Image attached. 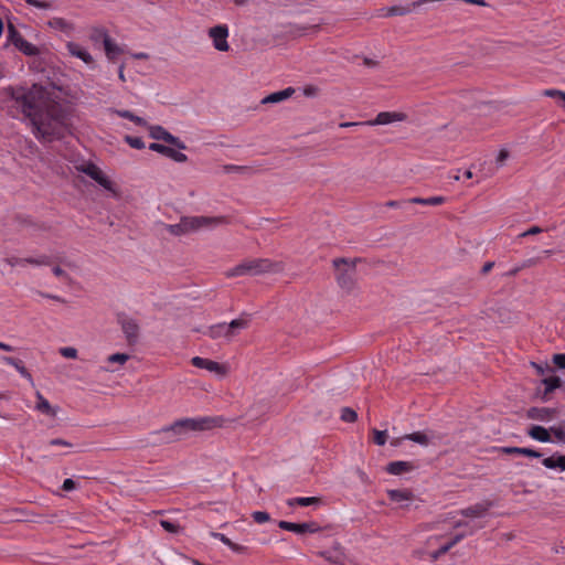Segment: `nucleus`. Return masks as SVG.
I'll use <instances>...</instances> for the list:
<instances>
[{
	"label": "nucleus",
	"instance_id": "34",
	"mask_svg": "<svg viewBox=\"0 0 565 565\" xmlns=\"http://www.w3.org/2000/svg\"><path fill=\"white\" fill-rule=\"evenodd\" d=\"M416 1L412 2L411 4H407V6H393L391 8L387 9V12H386V15H404V14H407L412 11V9H414V3Z\"/></svg>",
	"mask_w": 565,
	"mask_h": 565
},
{
	"label": "nucleus",
	"instance_id": "61",
	"mask_svg": "<svg viewBox=\"0 0 565 565\" xmlns=\"http://www.w3.org/2000/svg\"><path fill=\"white\" fill-rule=\"evenodd\" d=\"M40 295L44 298H49V299H52V300H55V301H58V302H66L65 299L61 298L60 296H56V295H51V294H45V292H40Z\"/></svg>",
	"mask_w": 565,
	"mask_h": 565
},
{
	"label": "nucleus",
	"instance_id": "52",
	"mask_svg": "<svg viewBox=\"0 0 565 565\" xmlns=\"http://www.w3.org/2000/svg\"><path fill=\"white\" fill-rule=\"evenodd\" d=\"M114 113L116 115H118L119 117L128 119L130 121L134 117V113H131L130 110H126V109H115Z\"/></svg>",
	"mask_w": 565,
	"mask_h": 565
},
{
	"label": "nucleus",
	"instance_id": "4",
	"mask_svg": "<svg viewBox=\"0 0 565 565\" xmlns=\"http://www.w3.org/2000/svg\"><path fill=\"white\" fill-rule=\"evenodd\" d=\"M361 262L360 258H335L332 264L337 270V282L341 289L348 292L352 291L356 284V264Z\"/></svg>",
	"mask_w": 565,
	"mask_h": 565
},
{
	"label": "nucleus",
	"instance_id": "46",
	"mask_svg": "<svg viewBox=\"0 0 565 565\" xmlns=\"http://www.w3.org/2000/svg\"><path fill=\"white\" fill-rule=\"evenodd\" d=\"M60 353L67 359H75L77 356V350L72 347L62 348Z\"/></svg>",
	"mask_w": 565,
	"mask_h": 565
},
{
	"label": "nucleus",
	"instance_id": "30",
	"mask_svg": "<svg viewBox=\"0 0 565 565\" xmlns=\"http://www.w3.org/2000/svg\"><path fill=\"white\" fill-rule=\"evenodd\" d=\"M387 497L391 501L394 502H402L406 500H412L414 498V494L411 490H399V489H392L387 490Z\"/></svg>",
	"mask_w": 565,
	"mask_h": 565
},
{
	"label": "nucleus",
	"instance_id": "37",
	"mask_svg": "<svg viewBox=\"0 0 565 565\" xmlns=\"http://www.w3.org/2000/svg\"><path fill=\"white\" fill-rule=\"evenodd\" d=\"M543 95L546 97L556 98L562 108L565 109V93L558 89H545Z\"/></svg>",
	"mask_w": 565,
	"mask_h": 565
},
{
	"label": "nucleus",
	"instance_id": "17",
	"mask_svg": "<svg viewBox=\"0 0 565 565\" xmlns=\"http://www.w3.org/2000/svg\"><path fill=\"white\" fill-rule=\"evenodd\" d=\"M563 381L559 376L552 375L542 380V384L544 385V391L541 393L539 391V395L542 401L547 402L550 399V394L554 392L556 388L562 386Z\"/></svg>",
	"mask_w": 565,
	"mask_h": 565
},
{
	"label": "nucleus",
	"instance_id": "45",
	"mask_svg": "<svg viewBox=\"0 0 565 565\" xmlns=\"http://www.w3.org/2000/svg\"><path fill=\"white\" fill-rule=\"evenodd\" d=\"M317 26H305V25H290V30L288 31L289 34L291 35H300L302 34L305 31L309 30V29H316Z\"/></svg>",
	"mask_w": 565,
	"mask_h": 565
},
{
	"label": "nucleus",
	"instance_id": "8",
	"mask_svg": "<svg viewBox=\"0 0 565 565\" xmlns=\"http://www.w3.org/2000/svg\"><path fill=\"white\" fill-rule=\"evenodd\" d=\"M192 365L199 369H205L209 372L215 373L218 377L226 376L228 367L225 364L204 359L201 356H194L191 360Z\"/></svg>",
	"mask_w": 565,
	"mask_h": 565
},
{
	"label": "nucleus",
	"instance_id": "59",
	"mask_svg": "<svg viewBox=\"0 0 565 565\" xmlns=\"http://www.w3.org/2000/svg\"><path fill=\"white\" fill-rule=\"evenodd\" d=\"M52 271L57 277H63V278H65L67 280H71V277L60 266L53 267Z\"/></svg>",
	"mask_w": 565,
	"mask_h": 565
},
{
	"label": "nucleus",
	"instance_id": "55",
	"mask_svg": "<svg viewBox=\"0 0 565 565\" xmlns=\"http://www.w3.org/2000/svg\"><path fill=\"white\" fill-rule=\"evenodd\" d=\"M543 230L539 226H532L531 228H529L527 231L523 232L520 234V237H525V236H529V235H536V234H540L542 233Z\"/></svg>",
	"mask_w": 565,
	"mask_h": 565
},
{
	"label": "nucleus",
	"instance_id": "43",
	"mask_svg": "<svg viewBox=\"0 0 565 565\" xmlns=\"http://www.w3.org/2000/svg\"><path fill=\"white\" fill-rule=\"evenodd\" d=\"M160 525L169 533H179L181 531V526L168 520H161Z\"/></svg>",
	"mask_w": 565,
	"mask_h": 565
},
{
	"label": "nucleus",
	"instance_id": "18",
	"mask_svg": "<svg viewBox=\"0 0 565 565\" xmlns=\"http://www.w3.org/2000/svg\"><path fill=\"white\" fill-rule=\"evenodd\" d=\"M414 469H416V466L411 461H392L385 467V471L394 476L411 472Z\"/></svg>",
	"mask_w": 565,
	"mask_h": 565
},
{
	"label": "nucleus",
	"instance_id": "23",
	"mask_svg": "<svg viewBox=\"0 0 565 565\" xmlns=\"http://www.w3.org/2000/svg\"><path fill=\"white\" fill-rule=\"evenodd\" d=\"M1 361L9 364V365H12L15 367V370L20 373V375L24 379H26L30 383L33 384V379H32V375L31 373L26 370V367L24 366L23 362L17 358H12V356H1Z\"/></svg>",
	"mask_w": 565,
	"mask_h": 565
},
{
	"label": "nucleus",
	"instance_id": "28",
	"mask_svg": "<svg viewBox=\"0 0 565 565\" xmlns=\"http://www.w3.org/2000/svg\"><path fill=\"white\" fill-rule=\"evenodd\" d=\"M543 466L547 469H561L565 470V455H553L544 458L542 461Z\"/></svg>",
	"mask_w": 565,
	"mask_h": 565
},
{
	"label": "nucleus",
	"instance_id": "49",
	"mask_svg": "<svg viewBox=\"0 0 565 565\" xmlns=\"http://www.w3.org/2000/svg\"><path fill=\"white\" fill-rule=\"evenodd\" d=\"M509 151L505 149H502L499 151V154L495 159V162L499 167L503 166L504 161L509 158Z\"/></svg>",
	"mask_w": 565,
	"mask_h": 565
},
{
	"label": "nucleus",
	"instance_id": "32",
	"mask_svg": "<svg viewBox=\"0 0 565 565\" xmlns=\"http://www.w3.org/2000/svg\"><path fill=\"white\" fill-rule=\"evenodd\" d=\"M17 49L28 56H36L40 54V49L28 42L25 39L17 44Z\"/></svg>",
	"mask_w": 565,
	"mask_h": 565
},
{
	"label": "nucleus",
	"instance_id": "33",
	"mask_svg": "<svg viewBox=\"0 0 565 565\" xmlns=\"http://www.w3.org/2000/svg\"><path fill=\"white\" fill-rule=\"evenodd\" d=\"M406 440H412L414 443H417L422 446H427L429 444V437L423 433V431H415L412 434H406L403 436Z\"/></svg>",
	"mask_w": 565,
	"mask_h": 565
},
{
	"label": "nucleus",
	"instance_id": "57",
	"mask_svg": "<svg viewBox=\"0 0 565 565\" xmlns=\"http://www.w3.org/2000/svg\"><path fill=\"white\" fill-rule=\"evenodd\" d=\"M541 260L540 257L537 258H530V259H526L524 260L521 265H520V268L524 269V268H529V267H532V266H535L536 264H539Z\"/></svg>",
	"mask_w": 565,
	"mask_h": 565
},
{
	"label": "nucleus",
	"instance_id": "7",
	"mask_svg": "<svg viewBox=\"0 0 565 565\" xmlns=\"http://www.w3.org/2000/svg\"><path fill=\"white\" fill-rule=\"evenodd\" d=\"M209 35L213 40V45L217 51L227 52L230 45L227 43L228 28L225 24H218L209 30Z\"/></svg>",
	"mask_w": 565,
	"mask_h": 565
},
{
	"label": "nucleus",
	"instance_id": "16",
	"mask_svg": "<svg viewBox=\"0 0 565 565\" xmlns=\"http://www.w3.org/2000/svg\"><path fill=\"white\" fill-rule=\"evenodd\" d=\"M492 507L491 501H483L476 503L475 505L460 510V514L465 518H481L486 515L488 510Z\"/></svg>",
	"mask_w": 565,
	"mask_h": 565
},
{
	"label": "nucleus",
	"instance_id": "41",
	"mask_svg": "<svg viewBox=\"0 0 565 565\" xmlns=\"http://www.w3.org/2000/svg\"><path fill=\"white\" fill-rule=\"evenodd\" d=\"M125 141L135 149L141 150L145 148V142L140 137L125 136Z\"/></svg>",
	"mask_w": 565,
	"mask_h": 565
},
{
	"label": "nucleus",
	"instance_id": "1",
	"mask_svg": "<svg viewBox=\"0 0 565 565\" xmlns=\"http://www.w3.org/2000/svg\"><path fill=\"white\" fill-rule=\"evenodd\" d=\"M3 94L30 120L32 132L38 140L52 142L63 139L68 132L64 109L50 97L44 86H8L3 88Z\"/></svg>",
	"mask_w": 565,
	"mask_h": 565
},
{
	"label": "nucleus",
	"instance_id": "50",
	"mask_svg": "<svg viewBox=\"0 0 565 565\" xmlns=\"http://www.w3.org/2000/svg\"><path fill=\"white\" fill-rule=\"evenodd\" d=\"M50 25L63 30L67 25V23L62 18H54L53 20L50 21Z\"/></svg>",
	"mask_w": 565,
	"mask_h": 565
},
{
	"label": "nucleus",
	"instance_id": "48",
	"mask_svg": "<svg viewBox=\"0 0 565 565\" xmlns=\"http://www.w3.org/2000/svg\"><path fill=\"white\" fill-rule=\"evenodd\" d=\"M553 362L558 369H565V353L554 354Z\"/></svg>",
	"mask_w": 565,
	"mask_h": 565
},
{
	"label": "nucleus",
	"instance_id": "21",
	"mask_svg": "<svg viewBox=\"0 0 565 565\" xmlns=\"http://www.w3.org/2000/svg\"><path fill=\"white\" fill-rule=\"evenodd\" d=\"M319 555L334 565H348L347 557L339 546H335L333 551L319 552Z\"/></svg>",
	"mask_w": 565,
	"mask_h": 565
},
{
	"label": "nucleus",
	"instance_id": "6",
	"mask_svg": "<svg viewBox=\"0 0 565 565\" xmlns=\"http://www.w3.org/2000/svg\"><path fill=\"white\" fill-rule=\"evenodd\" d=\"M148 128H149V136L152 139L162 140L169 145L174 146L175 148H178L180 150L186 149L185 143L179 137L173 136L168 130H166L162 126H159V125L148 126Z\"/></svg>",
	"mask_w": 565,
	"mask_h": 565
},
{
	"label": "nucleus",
	"instance_id": "42",
	"mask_svg": "<svg viewBox=\"0 0 565 565\" xmlns=\"http://www.w3.org/2000/svg\"><path fill=\"white\" fill-rule=\"evenodd\" d=\"M130 359L129 354L126 353H115L107 358V362L109 363H119L124 364Z\"/></svg>",
	"mask_w": 565,
	"mask_h": 565
},
{
	"label": "nucleus",
	"instance_id": "13",
	"mask_svg": "<svg viewBox=\"0 0 565 565\" xmlns=\"http://www.w3.org/2000/svg\"><path fill=\"white\" fill-rule=\"evenodd\" d=\"M98 36L103 38L106 56L109 61L115 62L124 50L113 41V39L104 31L98 32Z\"/></svg>",
	"mask_w": 565,
	"mask_h": 565
},
{
	"label": "nucleus",
	"instance_id": "20",
	"mask_svg": "<svg viewBox=\"0 0 565 565\" xmlns=\"http://www.w3.org/2000/svg\"><path fill=\"white\" fill-rule=\"evenodd\" d=\"M295 94V88L287 87L282 90L271 93L262 99V104H278L281 103Z\"/></svg>",
	"mask_w": 565,
	"mask_h": 565
},
{
	"label": "nucleus",
	"instance_id": "19",
	"mask_svg": "<svg viewBox=\"0 0 565 565\" xmlns=\"http://www.w3.org/2000/svg\"><path fill=\"white\" fill-rule=\"evenodd\" d=\"M248 324V316L232 320L228 324L226 323V331L224 332V338L231 340L236 334L237 330L246 329Z\"/></svg>",
	"mask_w": 565,
	"mask_h": 565
},
{
	"label": "nucleus",
	"instance_id": "25",
	"mask_svg": "<svg viewBox=\"0 0 565 565\" xmlns=\"http://www.w3.org/2000/svg\"><path fill=\"white\" fill-rule=\"evenodd\" d=\"M527 435L531 438H533L537 441H541V443H551L552 441L550 428L547 429L543 426H539V425L531 426L530 429L527 430Z\"/></svg>",
	"mask_w": 565,
	"mask_h": 565
},
{
	"label": "nucleus",
	"instance_id": "2",
	"mask_svg": "<svg viewBox=\"0 0 565 565\" xmlns=\"http://www.w3.org/2000/svg\"><path fill=\"white\" fill-rule=\"evenodd\" d=\"M222 418L220 417H202V418H183L174 422L173 424L156 430L151 434L152 445L171 444L190 431H199L220 426Z\"/></svg>",
	"mask_w": 565,
	"mask_h": 565
},
{
	"label": "nucleus",
	"instance_id": "58",
	"mask_svg": "<svg viewBox=\"0 0 565 565\" xmlns=\"http://www.w3.org/2000/svg\"><path fill=\"white\" fill-rule=\"evenodd\" d=\"M51 446H64V447H72V444L62 439V438H54L51 439L49 443Z\"/></svg>",
	"mask_w": 565,
	"mask_h": 565
},
{
	"label": "nucleus",
	"instance_id": "22",
	"mask_svg": "<svg viewBox=\"0 0 565 565\" xmlns=\"http://www.w3.org/2000/svg\"><path fill=\"white\" fill-rule=\"evenodd\" d=\"M500 451L505 455H522L531 458H541L542 452L525 447H501Z\"/></svg>",
	"mask_w": 565,
	"mask_h": 565
},
{
	"label": "nucleus",
	"instance_id": "27",
	"mask_svg": "<svg viewBox=\"0 0 565 565\" xmlns=\"http://www.w3.org/2000/svg\"><path fill=\"white\" fill-rule=\"evenodd\" d=\"M67 47H68V51H70V53L72 55L81 58L86 64L93 63L94 60H93L92 55L84 47H82L81 45H78L76 43H73V42H70L67 44Z\"/></svg>",
	"mask_w": 565,
	"mask_h": 565
},
{
	"label": "nucleus",
	"instance_id": "51",
	"mask_svg": "<svg viewBox=\"0 0 565 565\" xmlns=\"http://www.w3.org/2000/svg\"><path fill=\"white\" fill-rule=\"evenodd\" d=\"M211 536L220 540L222 543H224L225 545H227L230 547V545L232 544V541L226 536L224 535L223 533H218V532H211Z\"/></svg>",
	"mask_w": 565,
	"mask_h": 565
},
{
	"label": "nucleus",
	"instance_id": "12",
	"mask_svg": "<svg viewBox=\"0 0 565 565\" xmlns=\"http://www.w3.org/2000/svg\"><path fill=\"white\" fill-rule=\"evenodd\" d=\"M406 119V115L404 113L396 111H382L377 114L375 119L363 121V125L375 126V125H387L394 121H403Z\"/></svg>",
	"mask_w": 565,
	"mask_h": 565
},
{
	"label": "nucleus",
	"instance_id": "39",
	"mask_svg": "<svg viewBox=\"0 0 565 565\" xmlns=\"http://www.w3.org/2000/svg\"><path fill=\"white\" fill-rule=\"evenodd\" d=\"M550 434H553L558 441L565 444V423L550 427Z\"/></svg>",
	"mask_w": 565,
	"mask_h": 565
},
{
	"label": "nucleus",
	"instance_id": "14",
	"mask_svg": "<svg viewBox=\"0 0 565 565\" xmlns=\"http://www.w3.org/2000/svg\"><path fill=\"white\" fill-rule=\"evenodd\" d=\"M83 171L104 189L113 190V182L95 164H88Z\"/></svg>",
	"mask_w": 565,
	"mask_h": 565
},
{
	"label": "nucleus",
	"instance_id": "60",
	"mask_svg": "<svg viewBox=\"0 0 565 565\" xmlns=\"http://www.w3.org/2000/svg\"><path fill=\"white\" fill-rule=\"evenodd\" d=\"M132 122H135L137 126L147 127L148 122L142 118L134 114V117L131 119Z\"/></svg>",
	"mask_w": 565,
	"mask_h": 565
},
{
	"label": "nucleus",
	"instance_id": "5",
	"mask_svg": "<svg viewBox=\"0 0 565 565\" xmlns=\"http://www.w3.org/2000/svg\"><path fill=\"white\" fill-rule=\"evenodd\" d=\"M273 264L268 259H252L238 264L227 273L228 277L255 276L271 270Z\"/></svg>",
	"mask_w": 565,
	"mask_h": 565
},
{
	"label": "nucleus",
	"instance_id": "47",
	"mask_svg": "<svg viewBox=\"0 0 565 565\" xmlns=\"http://www.w3.org/2000/svg\"><path fill=\"white\" fill-rule=\"evenodd\" d=\"M25 2L30 6H33L38 9H50L51 8V3L50 2H46V1H40V0H25Z\"/></svg>",
	"mask_w": 565,
	"mask_h": 565
},
{
	"label": "nucleus",
	"instance_id": "36",
	"mask_svg": "<svg viewBox=\"0 0 565 565\" xmlns=\"http://www.w3.org/2000/svg\"><path fill=\"white\" fill-rule=\"evenodd\" d=\"M23 39L24 38L15 29V26L10 23L9 26H8V40H9V42H11L17 47V44H19Z\"/></svg>",
	"mask_w": 565,
	"mask_h": 565
},
{
	"label": "nucleus",
	"instance_id": "64",
	"mask_svg": "<svg viewBox=\"0 0 565 565\" xmlns=\"http://www.w3.org/2000/svg\"><path fill=\"white\" fill-rule=\"evenodd\" d=\"M39 258L40 266L42 265H50L51 264V257L47 255H41Z\"/></svg>",
	"mask_w": 565,
	"mask_h": 565
},
{
	"label": "nucleus",
	"instance_id": "35",
	"mask_svg": "<svg viewBox=\"0 0 565 565\" xmlns=\"http://www.w3.org/2000/svg\"><path fill=\"white\" fill-rule=\"evenodd\" d=\"M226 331V323H217L214 326H211L205 334H207L212 339H217L221 337H224V332Z\"/></svg>",
	"mask_w": 565,
	"mask_h": 565
},
{
	"label": "nucleus",
	"instance_id": "31",
	"mask_svg": "<svg viewBox=\"0 0 565 565\" xmlns=\"http://www.w3.org/2000/svg\"><path fill=\"white\" fill-rule=\"evenodd\" d=\"M446 201L444 196H431V198H412L408 200L411 204H422V205H440Z\"/></svg>",
	"mask_w": 565,
	"mask_h": 565
},
{
	"label": "nucleus",
	"instance_id": "54",
	"mask_svg": "<svg viewBox=\"0 0 565 565\" xmlns=\"http://www.w3.org/2000/svg\"><path fill=\"white\" fill-rule=\"evenodd\" d=\"M406 204H411L408 200H401V201H387L385 205L387 207H404Z\"/></svg>",
	"mask_w": 565,
	"mask_h": 565
},
{
	"label": "nucleus",
	"instance_id": "29",
	"mask_svg": "<svg viewBox=\"0 0 565 565\" xmlns=\"http://www.w3.org/2000/svg\"><path fill=\"white\" fill-rule=\"evenodd\" d=\"M321 503V499L318 497H299L291 498L287 500V505L292 508L295 505L308 507V505H318Z\"/></svg>",
	"mask_w": 565,
	"mask_h": 565
},
{
	"label": "nucleus",
	"instance_id": "62",
	"mask_svg": "<svg viewBox=\"0 0 565 565\" xmlns=\"http://www.w3.org/2000/svg\"><path fill=\"white\" fill-rule=\"evenodd\" d=\"M230 548L236 553H245L247 550L245 546L236 544L234 542H232V544L230 545Z\"/></svg>",
	"mask_w": 565,
	"mask_h": 565
},
{
	"label": "nucleus",
	"instance_id": "15",
	"mask_svg": "<svg viewBox=\"0 0 565 565\" xmlns=\"http://www.w3.org/2000/svg\"><path fill=\"white\" fill-rule=\"evenodd\" d=\"M557 415L556 408H550V407H531L526 412V416L530 419L534 420H550Z\"/></svg>",
	"mask_w": 565,
	"mask_h": 565
},
{
	"label": "nucleus",
	"instance_id": "3",
	"mask_svg": "<svg viewBox=\"0 0 565 565\" xmlns=\"http://www.w3.org/2000/svg\"><path fill=\"white\" fill-rule=\"evenodd\" d=\"M227 223L226 216H182L179 223L168 224L166 228L171 235L180 236Z\"/></svg>",
	"mask_w": 565,
	"mask_h": 565
},
{
	"label": "nucleus",
	"instance_id": "40",
	"mask_svg": "<svg viewBox=\"0 0 565 565\" xmlns=\"http://www.w3.org/2000/svg\"><path fill=\"white\" fill-rule=\"evenodd\" d=\"M373 434V441L379 446H384L387 440V431L386 430H379L376 428L372 429Z\"/></svg>",
	"mask_w": 565,
	"mask_h": 565
},
{
	"label": "nucleus",
	"instance_id": "44",
	"mask_svg": "<svg viewBox=\"0 0 565 565\" xmlns=\"http://www.w3.org/2000/svg\"><path fill=\"white\" fill-rule=\"evenodd\" d=\"M252 516L256 523H265L270 520L269 514L265 511H255Z\"/></svg>",
	"mask_w": 565,
	"mask_h": 565
},
{
	"label": "nucleus",
	"instance_id": "26",
	"mask_svg": "<svg viewBox=\"0 0 565 565\" xmlns=\"http://www.w3.org/2000/svg\"><path fill=\"white\" fill-rule=\"evenodd\" d=\"M36 398H38V402H36L35 408L39 412H41L42 414H45L47 416H51V417L56 416L57 409L55 407L51 406L49 401L46 398H44L41 393H39V392L36 393Z\"/></svg>",
	"mask_w": 565,
	"mask_h": 565
},
{
	"label": "nucleus",
	"instance_id": "53",
	"mask_svg": "<svg viewBox=\"0 0 565 565\" xmlns=\"http://www.w3.org/2000/svg\"><path fill=\"white\" fill-rule=\"evenodd\" d=\"M77 483L73 479H65L62 486L64 491H72L76 489Z\"/></svg>",
	"mask_w": 565,
	"mask_h": 565
},
{
	"label": "nucleus",
	"instance_id": "63",
	"mask_svg": "<svg viewBox=\"0 0 565 565\" xmlns=\"http://www.w3.org/2000/svg\"><path fill=\"white\" fill-rule=\"evenodd\" d=\"M494 266V262H487L481 268V274L487 275Z\"/></svg>",
	"mask_w": 565,
	"mask_h": 565
},
{
	"label": "nucleus",
	"instance_id": "38",
	"mask_svg": "<svg viewBox=\"0 0 565 565\" xmlns=\"http://www.w3.org/2000/svg\"><path fill=\"white\" fill-rule=\"evenodd\" d=\"M341 419L345 423H354L358 419V414L351 407H343L341 409Z\"/></svg>",
	"mask_w": 565,
	"mask_h": 565
},
{
	"label": "nucleus",
	"instance_id": "24",
	"mask_svg": "<svg viewBox=\"0 0 565 565\" xmlns=\"http://www.w3.org/2000/svg\"><path fill=\"white\" fill-rule=\"evenodd\" d=\"M475 529L471 527L468 532L469 535L473 534ZM467 533H458L456 534L447 544L443 545L440 548H438L436 552L431 554L433 559H437L440 555L446 554L451 547H454L457 543H459Z\"/></svg>",
	"mask_w": 565,
	"mask_h": 565
},
{
	"label": "nucleus",
	"instance_id": "10",
	"mask_svg": "<svg viewBox=\"0 0 565 565\" xmlns=\"http://www.w3.org/2000/svg\"><path fill=\"white\" fill-rule=\"evenodd\" d=\"M119 323L121 326V330L125 333L127 342L129 344H136L139 338V326L136 320L128 317H119Z\"/></svg>",
	"mask_w": 565,
	"mask_h": 565
},
{
	"label": "nucleus",
	"instance_id": "11",
	"mask_svg": "<svg viewBox=\"0 0 565 565\" xmlns=\"http://www.w3.org/2000/svg\"><path fill=\"white\" fill-rule=\"evenodd\" d=\"M149 149L151 151H154V152H158L162 156H166L170 159H172L173 161L175 162H185L188 161V157L186 154L171 148V147H168V146H164L162 143H158V142H152L149 145Z\"/></svg>",
	"mask_w": 565,
	"mask_h": 565
},
{
	"label": "nucleus",
	"instance_id": "9",
	"mask_svg": "<svg viewBox=\"0 0 565 565\" xmlns=\"http://www.w3.org/2000/svg\"><path fill=\"white\" fill-rule=\"evenodd\" d=\"M278 526L281 530L290 531L297 534L316 533L320 531V526L316 522L294 523L288 521H279Z\"/></svg>",
	"mask_w": 565,
	"mask_h": 565
},
{
	"label": "nucleus",
	"instance_id": "56",
	"mask_svg": "<svg viewBox=\"0 0 565 565\" xmlns=\"http://www.w3.org/2000/svg\"><path fill=\"white\" fill-rule=\"evenodd\" d=\"M4 262L10 266H17V265H24V258H18V257H8L4 259Z\"/></svg>",
	"mask_w": 565,
	"mask_h": 565
}]
</instances>
